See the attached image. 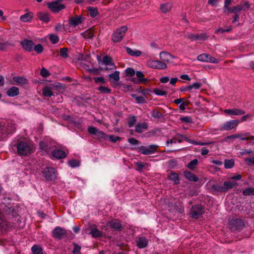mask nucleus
Segmentation results:
<instances>
[{"label": "nucleus", "instance_id": "f257e3e1", "mask_svg": "<svg viewBox=\"0 0 254 254\" xmlns=\"http://www.w3.org/2000/svg\"><path fill=\"white\" fill-rule=\"evenodd\" d=\"M13 147L16 148L17 154L21 156H28L34 151L33 144L27 141L17 140Z\"/></svg>", "mask_w": 254, "mask_h": 254}, {"label": "nucleus", "instance_id": "f03ea898", "mask_svg": "<svg viewBox=\"0 0 254 254\" xmlns=\"http://www.w3.org/2000/svg\"><path fill=\"white\" fill-rule=\"evenodd\" d=\"M15 125L13 122H7L3 124L0 127V140L7 138L9 135L15 132Z\"/></svg>", "mask_w": 254, "mask_h": 254}, {"label": "nucleus", "instance_id": "7ed1b4c3", "mask_svg": "<svg viewBox=\"0 0 254 254\" xmlns=\"http://www.w3.org/2000/svg\"><path fill=\"white\" fill-rule=\"evenodd\" d=\"M127 30V26H122L115 31L112 36V40L113 42L116 43L119 42L123 39L126 32Z\"/></svg>", "mask_w": 254, "mask_h": 254}, {"label": "nucleus", "instance_id": "20e7f679", "mask_svg": "<svg viewBox=\"0 0 254 254\" xmlns=\"http://www.w3.org/2000/svg\"><path fill=\"white\" fill-rule=\"evenodd\" d=\"M204 212V209L200 204L192 205L190 210V215L194 219H198L200 217Z\"/></svg>", "mask_w": 254, "mask_h": 254}, {"label": "nucleus", "instance_id": "39448f33", "mask_svg": "<svg viewBox=\"0 0 254 254\" xmlns=\"http://www.w3.org/2000/svg\"><path fill=\"white\" fill-rule=\"evenodd\" d=\"M67 235L66 230L60 227H56L52 232V236L58 240H62L66 237Z\"/></svg>", "mask_w": 254, "mask_h": 254}, {"label": "nucleus", "instance_id": "423d86ee", "mask_svg": "<svg viewBox=\"0 0 254 254\" xmlns=\"http://www.w3.org/2000/svg\"><path fill=\"white\" fill-rule=\"evenodd\" d=\"M43 176L48 181H53L56 178V172L52 167H46L42 171Z\"/></svg>", "mask_w": 254, "mask_h": 254}, {"label": "nucleus", "instance_id": "0eeeda50", "mask_svg": "<svg viewBox=\"0 0 254 254\" xmlns=\"http://www.w3.org/2000/svg\"><path fill=\"white\" fill-rule=\"evenodd\" d=\"M251 4L249 1H241L239 4L233 7V13L237 14L239 12L244 10L246 11L249 9Z\"/></svg>", "mask_w": 254, "mask_h": 254}, {"label": "nucleus", "instance_id": "6e6552de", "mask_svg": "<svg viewBox=\"0 0 254 254\" xmlns=\"http://www.w3.org/2000/svg\"><path fill=\"white\" fill-rule=\"evenodd\" d=\"M157 145H150L148 146H141L139 148L138 151L144 155H149L154 153L158 149Z\"/></svg>", "mask_w": 254, "mask_h": 254}, {"label": "nucleus", "instance_id": "1a4fd4ad", "mask_svg": "<svg viewBox=\"0 0 254 254\" xmlns=\"http://www.w3.org/2000/svg\"><path fill=\"white\" fill-rule=\"evenodd\" d=\"M40 148L45 153H49L53 152L55 146L52 143L48 141H42L39 144Z\"/></svg>", "mask_w": 254, "mask_h": 254}, {"label": "nucleus", "instance_id": "9d476101", "mask_svg": "<svg viewBox=\"0 0 254 254\" xmlns=\"http://www.w3.org/2000/svg\"><path fill=\"white\" fill-rule=\"evenodd\" d=\"M229 224L232 228L236 230H240L245 227L244 221L239 218H233L229 221Z\"/></svg>", "mask_w": 254, "mask_h": 254}, {"label": "nucleus", "instance_id": "9b49d317", "mask_svg": "<svg viewBox=\"0 0 254 254\" xmlns=\"http://www.w3.org/2000/svg\"><path fill=\"white\" fill-rule=\"evenodd\" d=\"M48 7L55 13H57L65 8V6L64 4L60 3L58 1H53L48 3Z\"/></svg>", "mask_w": 254, "mask_h": 254}, {"label": "nucleus", "instance_id": "f8f14e48", "mask_svg": "<svg viewBox=\"0 0 254 254\" xmlns=\"http://www.w3.org/2000/svg\"><path fill=\"white\" fill-rule=\"evenodd\" d=\"M148 65L151 68L159 69H164L167 67L165 63L159 60H149Z\"/></svg>", "mask_w": 254, "mask_h": 254}, {"label": "nucleus", "instance_id": "ddd939ff", "mask_svg": "<svg viewBox=\"0 0 254 254\" xmlns=\"http://www.w3.org/2000/svg\"><path fill=\"white\" fill-rule=\"evenodd\" d=\"M238 120H231L225 123L220 127L221 130H230L235 128L238 125Z\"/></svg>", "mask_w": 254, "mask_h": 254}, {"label": "nucleus", "instance_id": "4468645a", "mask_svg": "<svg viewBox=\"0 0 254 254\" xmlns=\"http://www.w3.org/2000/svg\"><path fill=\"white\" fill-rule=\"evenodd\" d=\"M108 225L112 228L121 231L123 230V227L121 224V222L118 219H113L108 223Z\"/></svg>", "mask_w": 254, "mask_h": 254}, {"label": "nucleus", "instance_id": "2eb2a0df", "mask_svg": "<svg viewBox=\"0 0 254 254\" xmlns=\"http://www.w3.org/2000/svg\"><path fill=\"white\" fill-rule=\"evenodd\" d=\"M136 246L139 249H143L147 247L148 240L145 237H138L136 240Z\"/></svg>", "mask_w": 254, "mask_h": 254}, {"label": "nucleus", "instance_id": "dca6fc26", "mask_svg": "<svg viewBox=\"0 0 254 254\" xmlns=\"http://www.w3.org/2000/svg\"><path fill=\"white\" fill-rule=\"evenodd\" d=\"M174 58V56L167 52L163 51L160 53V59L164 63H169Z\"/></svg>", "mask_w": 254, "mask_h": 254}, {"label": "nucleus", "instance_id": "f3484780", "mask_svg": "<svg viewBox=\"0 0 254 254\" xmlns=\"http://www.w3.org/2000/svg\"><path fill=\"white\" fill-rule=\"evenodd\" d=\"M83 21V17L81 16H76L72 17L69 19V24L70 26H76L81 23Z\"/></svg>", "mask_w": 254, "mask_h": 254}, {"label": "nucleus", "instance_id": "a211bd4d", "mask_svg": "<svg viewBox=\"0 0 254 254\" xmlns=\"http://www.w3.org/2000/svg\"><path fill=\"white\" fill-rule=\"evenodd\" d=\"M224 113L229 115H242L245 114L244 110L240 109H226L224 110Z\"/></svg>", "mask_w": 254, "mask_h": 254}, {"label": "nucleus", "instance_id": "6ab92c4d", "mask_svg": "<svg viewBox=\"0 0 254 254\" xmlns=\"http://www.w3.org/2000/svg\"><path fill=\"white\" fill-rule=\"evenodd\" d=\"M22 47L28 52H31L33 50L34 42L31 40H24L21 42Z\"/></svg>", "mask_w": 254, "mask_h": 254}, {"label": "nucleus", "instance_id": "aec40b11", "mask_svg": "<svg viewBox=\"0 0 254 254\" xmlns=\"http://www.w3.org/2000/svg\"><path fill=\"white\" fill-rule=\"evenodd\" d=\"M13 80L17 85L23 86L28 83V79L22 76H15L13 77Z\"/></svg>", "mask_w": 254, "mask_h": 254}, {"label": "nucleus", "instance_id": "412c9836", "mask_svg": "<svg viewBox=\"0 0 254 254\" xmlns=\"http://www.w3.org/2000/svg\"><path fill=\"white\" fill-rule=\"evenodd\" d=\"M52 156L56 159H60L66 157L65 152L61 149H54L52 152Z\"/></svg>", "mask_w": 254, "mask_h": 254}, {"label": "nucleus", "instance_id": "4be33fe9", "mask_svg": "<svg viewBox=\"0 0 254 254\" xmlns=\"http://www.w3.org/2000/svg\"><path fill=\"white\" fill-rule=\"evenodd\" d=\"M224 188L225 189V192H227L229 190L235 187L238 186V184L235 181H225L224 182Z\"/></svg>", "mask_w": 254, "mask_h": 254}, {"label": "nucleus", "instance_id": "5701e85b", "mask_svg": "<svg viewBox=\"0 0 254 254\" xmlns=\"http://www.w3.org/2000/svg\"><path fill=\"white\" fill-rule=\"evenodd\" d=\"M90 234H91L94 238L100 237L102 236V232L99 231L96 227L94 225L90 227Z\"/></svg>", "mask_w": 254, "mask_h": 254}, {"label": "nucleus", "instance_id": "b1692460", "mask_svg": "<svg viewBox=\"0 0 254 254\" xmlns=\"http://www.w3.org/2000/svg\"><path fill=\"white\" fill-rule=\"evenodd\" d=\"M37 15L38 18L43 22L47 23L50 20L49 14L47 12H39L37 13Z\"/></svg>", "mask_w": 254, "mask_h": 254}, {"label": "nucleus", "instance_id": "393cba45", "mask_svg": "<svg viewBox=\"0 0 254 254\" xmlns=\"http://www.w3.org/2000/svg\"><path fill=\"white\" fill-rule=\"evenodd\" d=\"M19 94L18 88L13 86L8 89L6 91V94L9 97H14Z\"/></svg>", "mask_w": 254, "mask_h": 254}, {"label": "nucleus", "instance_id": "a878e982", "mask_svg": "<svg viewBox=\"0 0 254 254\" xmlns=\"http://www.w3.org/2000/svg\"><path fill=\"white\" fill-rule=\"evenodd\" d=\"M184 176L190 181L197 182L198 181V178L194 174L188 171L184 172Z\"/></svg>", "mask_w": 254, "mask_h": 254}, {"label": "nucleus", "instance_id": "bb28decb", "mask_svg": "<svg viewBox=\"0 0 254 254\" xmlns=\"http://www.w3.org/2000/svg\"><path fill=\"white\" fill-rule=\"evenodd\" d=\"M112 58L110 57L106 56L103 57L102 62L106 65L111 66V69H116V66L114 63L112 62Z\"/></svg>", "mask_w": 254, "mask_h": 254}, {"label": "nucleus", "instance_id": "cd10ccee", "mask_svg": "<svg viewBox=\"0 0 254 254\" xmlns=\"http://www.w3.org/2000/svg\"><path fill=\"white\" fill-rule=\"evenodd\" d=\"M148 126L146 123H138L135 126V131L138 133H141L143 131L144 129L147 128Z\"/></svg>", "mask_w": 254, "mask_h": 254}, {"label": "nucleus", "instance_id": "c85d7f7f", "mask_svg": "<svg viewBox=\"0 0 254 254\" xmlns=\"http://www.w3.org/2000/svg\"><path fill=\"white\" fill-rule=\"evenodd\" d=\"M169 180L174 182V184L178 185L180 183L179 177L177 173L175 172H171L168 175Z\"/></svg>", "mask_w": 254, "mask_h": 254}, {"label": "nucleus", "instance_id": "c756f323", "mask_svg": "<svg viewBox=\"0 0 254 254\" xmlns=\"http://www.w3.org/2000/svg\"><path fill=\"white\" fill-rule=\"evenodd\" d=\"M33 17V14L32 12H28L20 17V19L21 21L24 22H27L30 21Z\"/></svg>", "mask_w": 254, "mask_h": 254}, {"label": "nucleus", "instance_id": "7c9ffc66", "mask_svg": "<svg viewBox=\"0 0 254 254\" xmlns=\"http://www.w3.org/2000/svg\"><path fill=\"white\" fill-rule=\"evenodd\" d=\"M125 48L127 53L131 56L137 57L141 55V52L139 50H132L129 47H126Z\"/></svg>", "mask_w": 254, "mask_h": 254}, {"label": "nucleus", "instance_id": "2f4dec72", "mask_svg": "<svg viewBox=\"0 0 254 254\" xmlns=\"http://www.w3.org/2000/svg\"><path fill=\"white\" fill-rule=\"evenodd\" d=\"M109 78L111 82L118 81L120 80V72L115 71L114 73L109 75Z\"/></svg>", "mask_w": 254, "mask_h": 254}, {"label": "nucleus", "instance_id": "473e14b6", "mask_svg": "<svg viewBox=\"0 0 254 254\" xmlns=\"http://www.w3.org/2000/svg\"><path fill=\"white\" fill-rule=\"evenodd\" d=\"M127 121L128 127H131L134 126L137 121L136 117L135 116L130 115L127 119Z\"/></svg>", "mask_w": 254, "mask_h": 254}, {"label": "nucleus", "instance_id": "72a5a7b5", "mask_svg": "<svg viewBox=\"0 0 254 254\" xmlns=\"http://www.w3.org/2000/svg\"><path fill=\"white\" fill-rule=\"evenodd\" d=\"M42 92L45 97H51L54 95L51 88L49 86L45 87L42 90Z\"/></svg>", "mask_w": 254, "mask_h": 254}, {"label": "nucleus", "instance_id": "f704fd0d", "mask_svg": "<svg viewBox=\"0 0 254 254\" xmlns=\"http://www.w3.org/2000/svg\"><path fill=\"white\" fill-rule=\"evenodd\" d=\"M85 39H92L94 37V33L92 29H89L81 34Z\"/></svg>", "mask_w": 254, "mask_h": 254}, {"label": "nucleus", "instance_id": "c9c22d12", "mask_svg": "<svg viewBox=\"0 0 254 254\" xmlns=\"http://www.w3.org/2000/svg\"><path fill=\"white\" fill-rule=\"evenodd\" d=\"M172 8V4L170 3H165L160 6L161 11L164 13L168 12Z\"/></svg>", "mask_w": 254, "mask_h": 254}, {"label": "nucleus", "instance_id": "e433bc0d", "mask_svg": "<svg viewBox=\"0 0 254 254\" xmlns=\"http://www.w3.org/2000/svg\"><path fill=\"white\" fill-rule=\"evenodd\" d=\"M87 9L90 13V16L92 17H95L96 16H97L99 14L98 9L97 8L93 7H88L87 8Z\"/></svg>", "mask_w": 254, "mask_h": 254}, {"label": "nucleus", "instance_id": "4c0bfd02", "mask_svg": "<svg viewBox=\"0 0 254 254\" xmlns=\"http://www.w3.org/2000/svg\"><path fill=\"white\" fill-rule=\"evenodd\" d=\"M243 194L245 196L254 195V188H248L243 191Z\"/></svg>", "mask_w": 254, "mask_h": 254}, {"label": "nucleus", "instance_id": "58836bf2", "mask_svg": "<svg viewBox=\"0 0 254 254\" xmlns=\"http://www.w3.org/2000/svg\"><path fill=\"white\" fill-rule=\"evenodd\" d=\"M49 40L52 44H55L59 42L60 38L57 35L51 34H49Z\"/></svg>", "mask_w": 254, "mask_h": 254}, {"label": "nucleus", "instance_id": "ea45409f", "mask_svg": "<svg viewBox=\"0 0 254 254\" xmlns=\"http://www.w3.org/2000/svg\"><path fill=\"white\" fill-rule=\"evenodd\" d=\"M198 164V161L197 159H194L191 161L187 165V167L189 168L190 170H194L195 168L196 165Z\"/></svg>", "mask_w": 254, "mask_h": 254}, {"label": "nucleus", "instance_id": "a19ab883", "mask_svg": "<svg viewBox=\"0 0 254 254\" xmlns=\"http://www.w3.org/2000/svg\"><path fill=\"white\" fill-rule=\"evenodd\" d=\"M98 90L103 94H110L111 89L109 88L103 86H100L98 88Z\"/></svg>", "mask_w": 254, "mask_h": 254}, {"label": "nucleus", "instance_id": "79ce46f5", "mask_svg": "<svg viewBox=\"0 0 254 254\" xmlns=\"http://www.w3.org/2000/svg\"><path fill=\"white\" fill-rule=\"evenodd\" d=\"M212 189L214 191L217 192H225L224 190L225 189L224 188V186H221L218 184H216L213 185V186L212 187Z\"/></svg>", "mask_w": 254, "mask_h": 254}, {"label": "nucleus", "instance_id": "37998d69", "mask_svg": "<svg viewBox=\"0 0 254 254\" xmlns=\"http://www.w3.org/2000/svg\"><path fill=\"white\" fill-rule=\"evenodd\" d=\"M133 98H134L136 102L139 104H143L146 103L145 98L144 97L139 96H137L135 94L131 95Z\"/></svg>", "mask_w": 254, "mask_h": 254}, {"label": "nucleus", "instance_id": "c03bdc74", "mask_svg": "<svg viewBox=\"0 0 254 254\" xmlns=\"http://www.w3.org/2000/svg\"><path fill=\"white\" fill-rule=\"evenodd\" d=\"M136 75L138 79H140V82L141 83H146L148 81V79L147 78H143L144 75L140 71H137L136 72Z\"/></svg>", "mask_w": 254, "mask_h": 254}, {"label": "nucleus", "instance_id": "a18cd8bd", "mask_svg": "<svg viewBox=\"0 0 254 254\" xmlns=\"http://www.w3.org/2000/svg\"><path fill=\"white\" fill-rule=\"evenodd\" d=\"M234 166V161L233 159L225 160L224 161V166L226 169L232 168Z\"/></svg>", "mask_w": 254, "mask_h": 254}, {"label": "nucleus", "instance_id": "49530a36", "mask_svg": "<svg viewBox=\"0 0 254 254\" xmlns=\"http://www.w3.org/2000/svg\"><path fill=\"white\" fill-rule=\"evenodd\" d=\"M152 116L156 119H160L163 117L162 114L157 109H154L151 113Z\"/></svg>", "mask_w": 254, "mask_h": 254}, {"label": "nucleus", "instance_id": "de8ad7c7", "mask_svg": "<svg viewBox=\"0 0 254 254\" xmlns=\"http://www.w3.org/2000/svg\"><path fill=\"white\" fill-rule=\"evenodd\" d=\"M32 251L34 254H42V249L37 245H34L32 247Z\"/></svg>", "mask_w": 254, "mask_h": 254}, {"label": "nucleus", "instance_id": "09e8293b", "mask_svg": "<svg viewBox=\"0 0 254 254\" xmlns=\"http://www.w3.org/2000/svg\"><path fill=\"white\" fill-rule=\"evenodd\" d=\"M68 48H61L60 49V54L62 58L66 59L68 58V55L67 53L68 52Z\"/></svg>", "mask_w": 254, "mask_h": 254}, {"label": "nucleus", "instance_id": "8fccbe9b", "mask_svg": "<svg viewBox=\"0 0 254 254\" xmlns=\"http://www.w3.org/2000/svg\"><path fill=\"white\" fill-rule=\"evenodd\" d=\"M208 54H202L197 57V59L198 61L202 62H207Z\"/></svg>", "mask_w": 254, "mask_h": 254}, {"label": "nucleus", "instance_id": "3c124183", "mask_svg": "<svg viewBox=\"0 0 254 254\" xmlns=\"http://www.w3.org/2000/svg\"><path fill=\"white\" fill-rule=\"evenodd\" d=\"M176 142L177 141L179 143H181L183 140H186L189 142H191L190 139H188V138L184 135H179L178 137H176Z\"/></svg>", "mask_w": 254, "mask_h": 254}, {"label": "nucleus", "instance_id": "603ef678", "mask_svg": "<svg viewBox=\"0 0 254 254\" xmlns=\"http://www.w3.org/2000/svg\"><path fill=\"white\" fill-rule=\"evenodd\" d=\"M95 83L96 84H105L106 81L103 77H94L93 78Z\"/></svg>", "mask_w": 254, "mask_h": 254}, {"label": "nucleus", "instance_id": "864d4df0", "mask_svg": "<svg viewBox=\"0 0 254 254\" xmlns=\"http://www.w3.org/2000/svg\"><path fill=\"white\" fill-rule=\"evenodd\" d=\"M68 165L71 167H76L79 166L80 163L78 161L75 159H71L68 161Z\"/></svg>", "mask_w": 254, "mask_h": 254}, {"label": "nucleus", "instance_id": "5fc2aeb1", "mask_svg": "<svg viewBox=\"0 0 254 254\" xmlns=\"http://www.w3.org/2000/svg\"><path fill=\"white\" fill-rule=\"evenodd\" d=\"M153 92L156 95L159 96H165L167 92L158 88L154 89Z\"/></svg>", "mask_w": 254, "mask_h": 254}, {"label": "nucleus", "instance_id": "6e6d98bb", "mask_svg": "<svg viewBox=\"0 0 254 254\" xmlns=\"http://www.w3.org/2000/svg\"><path fill=\"white\" fill-rule=\"evenodd\" d=\"M96 135L100 138L107 139L108 135L105 134L103 131L98 130Z\"/></svg>", "mask_w": 254, "mask_h": 254}, {"label": "nucleus", "instance_id": "4d7b16f0", "mask_svg": "<svg viewBox=\"0 0 254 254\" xmlns=\"http://www.w3.org/2000/svg\"><path fill=\"white\" fill-rule=\"evenodd\" d=\"M145 165L147 166V164H144L141 162H137L135 163V166L137 167L136 170L138 171H140L142 169L145 167Z\"/></svg>", "mask_w": 254, "mask_h": 254}, {"label": "nucleus", "instance_id": "13d9d810", "mask_svg": "<svg viewBox=\"0 0 254 254\" xmlns=\"http://www.w3.org/2000/svg\"><path fill=\"white\" fill-rule=\"evenodd\" d=\"M126 75L128 76H133L135 72L134 69L131 67H128L126 69Z\"/></svg>", "mask_w": 254, "mask_h": 254}, {"label": "nucleus", "instance_id": "bf43d9fd", "mask_svg": "<svg viewBox=\"0 0 254 254\" xmlns=\"http://www.w3.org/2000/svg\"><path fill=\"white\" fill-rule=\"evenodd\" d=\"M242 135H240V134H232V135H229V136H226L225 138H224V140L225 141H227L228 139H235V138H240L241 137Z\"/></svg>", "mask_w": 254, "mask_h": 254}, {"label": "nucleus", "instance_id": "052dcab7", "mask_svg": "<svg viewBox=\"0 0 254 254\" xmlns=\"http://www.w3.org/2000/svg\"><path fill=\"white\" fill-rule=\"evenodd\" d=\"M40 74L44 77H47L50 75V73L47 69L43 67L41 70Z\"/></svg>", "mask_w": 254, "mask_h": 254}, {"label": "nucleus", "instance_id": "680f3d73", "mask_svg": "<svg viewBox=\"0 0 254 254\" xmlns=\"http://www.w3.org/2000/svg\"><path fill=\"white\" fill-rule=\"evenodd\" d=\"M109 139L111 141L113 142H116L118 141L121 140V137L119 136H115L114 135H108L107 139Z\"/></svg>", "mask_w": 254, "mask_h": 254}, {"label": "nucleus", "instance_id": "e2e57ef3", "mask_svg": "<svg viewBox=\"0 0 254 254\" xmlns=\"http://www.w3.org/2000/svg\"><path fill=\"white\" fill-rule=\"evenodd\" d=\"M81 247L76 244H74V248L72 251L73 254H80Z\"/></svg>", "mask_w": 254, "mask_h": 254}, {"label": "nucleus", "instance_id": "0e129e2a", "mask_svg": "<svg viewBox=\"0 0 254 254\" xmlns=\"http://www.w3.org/2000/svg\"><path fill=\"white\" fill-rule=\"evenodd\" d=\"M180 120L181 121L186 123H192V119L189 116L181 117Z\"/></svg>", "mask_w": 254, "mask_h": 254}, {"label": "nucleus", "instance_id": "69168bd1", "mask_svg": "<svg viewBox=\"0 0 254 254\" xmlns=\"http://www.w3.org/2000/svg\"><path fill=\"white\" fill-rule=\"evenodd\" d=\"M43 47L41 44H37L34 47L35 51L38 54L41 53L43 51Z\"/></svg>", "mask_w": 254, "mask_h": 254}, {"label": "nucleus", "instance_id": "338daca9", "mask_svg": "<svg viewBox=\"0 0 254 254\" xmlns=\"http://www.w3.org/2000/svg\"><path fill=\"white\" fill-rule=\"evenodd\" d=\"M207 62L214 63V64H217L219 62V61L218 59L215 58L214 57H213L208 54Z\"/></svg>", "mask_w": 254, "mask_h": 254}, {"label": "nucleus", "instance_id": "774afa93", "mask_svg": "<svg viewBox=\"0 0 254 254\" xmlns=\"http://www.w3.org/2000/svg\"><path fill=\"white\" fill-rule=\"evenodd\" d=\"M201 85H202L201 83L195 82V83L192 84V85H190V90L193 88L194 89H198L201 87Z\"/></svg>", "mask_w": 254, "mask_h": 254}]
</instances>
